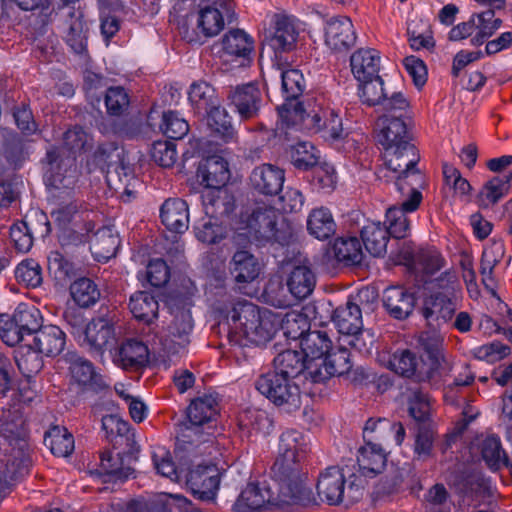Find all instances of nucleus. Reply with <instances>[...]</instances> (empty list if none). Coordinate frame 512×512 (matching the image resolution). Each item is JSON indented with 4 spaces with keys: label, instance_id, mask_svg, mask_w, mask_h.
Here are the masks:
<instances>
[{
    "label": "nucleus",
    "instance_id": "nucleus-20",
    "mask_svg": "<svg viewBox=\"0 0 512 512\" xmlns=\"http://www.w3.org/2000/svg\"><path fill=\"white\" fill-rule=\"evenodd\" d=\"M285 181L284 171L272 164H262L253 169L250 183L254 190L264 195H276Z\"/></svg>",
    "mask_w": 512,
    "mask_h": 512
},
{
    "label": "nucleus",
    "instance_id": "nucleus-36",
    "mask_svg": "<svg viewBox=\"0 0 512 512\" xmlns=\"http://www.w3.org/2000/svg\"><path fill=\"white\" fill-rule=\"evenodd\" d=\"M286 285L296 299H305L315 288L316 276L306 265L295 266L288 274Z\"/></svg>",
    "mask_w": 512,
    "mask_h": 512
},
{
    "label": "nucleus",
    "instance_id": "nucleus-3",
    "mask_svg": "<svg viewBox=\"0 0 512 512\" xmlns=\"http://www.w3.org/2000/svg\"><path fill=\"white\" fill-rule=\"evenodd\" d=\"M229 341L240 347L261 346L269 342L279 329V316L249 301H239L228 311Z\"/></svg>",
    "mask_w": 512,
    "mask_h": 512
},
{
    "label": "nucleus",
    "instance_id": "nucleus-58",
    "mask_svg": "<svg viewBox=\"0 0 512 512\" xmlns=\"http://www.w3.org/2000/svg\"><path fill=\"white\" fill-rule=\"evenodd\" d=\"M481 454L492 470H498L507 465L508 458L502 449L500 438L496 435H489L482 441Z\"/></svg>",
    "mask_w": 512,
    "mask_h": 512
},
{
    "label": "nucleus",
    "instance_id": "nucleus-37",
    "mask_svg": "<svg viewBox=\"0 0 512 512\" xmlns=\"http://www.w3.org/2000/svg\"><path fill=\"white\" fill-rule=\"evenodd\" d=\"M512 171L509 175L495 176L488 180L477 196V203L482 208H488L498 203L510 191Z\"/></svg>",
    "mask_w": 512,
    "mask_h": 512
},
{
    "label": "nucleus",
    "instance_id": "nucleus-11",
    "mask_svg": "<svg viewBox=\"0 0 512 512\" xmlns=\"http://www.w3.org/2000/svg\"><path fill=\"white\" fill-rule=\"evenodd\" d=\"M186 485L195 498L213 501L219 489L220 473L215 465H198L189 471Z\"/></svg>",
    "mask_w": 512,
    "mask_h": 512
},
{
    "label": "nucleus",
    "instance_id": "nucleus-8",
    "mask_svg": "<svg viewBox=\"0 0 512 512\" xmlns=\"http://www.w3.org/2000/svg\"><path fill=\"white\" fill-rule=\"evenodd\" d=\"M345 484L342 470L337 466H330L320 474L316 487L319 497L330 505H337L343 501L358 502L364 492L362 480L353 475L347 487Z\"/></svg>",
    "mask_w": 512,
    "mask_h": 512
},
{
    "label": "nucleus",
    "instance_id": "nucleus-5",
    "mask_svg": "<svg viewBox=\"0 0 512 512\" xmlns=\"http://www.w3.org/2000/svg\"><path fill=\"white\" fill-rule=\"evenodd\" d=\"M302 460L277 455L271 467V476L278 483L279 501L287 505L308 506L313 501L312 491L304 484L306 473Z\"/></svg>",
    "mask_w": 512,
    "mask_h": 512
},
{
    "label": "nucleus",
    "instance_id": "nucleus-33",
    "mask_svg": "<svg viewBox=\"0 0 512 512\" xmlns=\"http://www.w3.org/2000/svg\"><path fill=\"white\" fill-rule=\"evenodd\" d=\"M308 233L318 240H327L336 232V222L327 207L312 209L306 221Z\"/></svg>",
    "mask_w": 512,
    "mask_h": 512
},
{
    "label": "nucleus",
    "instance_id": "nucleus-9",
    "mask_svg": "<svg viewBox=\"0 0 512 512\" xmlns=\"http://www.w3.org/2000/svg\"><path fill=\"white\" fill-rule=\"evenodd\" d=\"M292 379L279 372L270 371L256 380L255 387L276 406L283 407L290 413L301 406L300 389Z\"/></svg>",
    "mask_w": 512,
    "mask_h": 512
},
{
    "label": "nucleus",
    "instance_id": "nucleus-12",
    "mask_svg": "<svg viewBox=\"0 0 512 512\" xmlns=\"http://www.w3.org/2000/svg\"><path fill=\"white\" fill-rule=\"evenodd\" d=\"M198 27L203 32H244L238 27L235 12L230 5H221L220 8L206 7L201 9L196 17Z\"/></svg>",
    "mask_w": 512,
    "mask_h": 512
},
{
    "label": "nucleus",
    "instance_id": "nucleus-61",
    "mask_svg": "<svg viewBox=\"0 0 512 512\" xmlns=\"http://www.w3.org/2000/svg\"><path fill=\"white\" fill-rule=\"evenodd\" d=\"M289 65L285 59L283 66H277L281 71L282 93L286 100L296 99L304 89V78L298 69H286Z\"/></svg>",
    "mask_w": 512,
    "mask_h": 512
},
{
    "label": "nucleus",
    "instance_id": "nucleus-44",
    "mask_svg": "<svg viewBox=\"0 0 512 512\" xmlns=\"http://www.w3.org/2000/svg\"><path fill=\"white\" fill-rule=\"evenodd\" d=\"M263 40V49L268 50L273 54L274 65L283 66L285 59L284 55L292 52L297 43L296 34H265Z\"/></svg>",
    "mask_w": 512,
    "mask_h": 512
},
{
    "label": "nucleus",
    "instance_id": "nucleus-53",
    "mask_svg": "<svg viewBox=\"0 0 512 512\" xmlns=\"http://www.w3.org/2000/svg\"><path fill=\"white\" fill-rule=\"evenodd\" d=\"M42 354L33 345L19 348L15 355V361L19 371L26 378L37 374L43 367Z\"/></svg>",
    "mask_w": 512,
    "mask_h": 512
},
{
    "label": "nucleus",
    "instance_id": "nucleus-29",
    "mask_svg": "<svg viewBox=\"0 0 512 512\" xmlns=\"http://www.w3.org/2000/svg\"><path fill=\"white\" fill-rule=\"evenodd\" d=\"M51 217L61 228L84 221V230L87 234L95 229L94 221L89 219V212L84 209L83 204L79 201L59 205L51 212Z\"/></svg>",
    "mask_w": 512,
    "mask_h": 512
},
{
    "label": "nucleus",
    "instance_id": "nucleus-28",
    "mask_svg": "<svg viewBox=\"0 0 512 512\" xmlns=\"http://www.w3.org/2000/svg\"><path fill=\"white\" fill-rule=\"evenodd\" d=\"M380 53L373 48H361L350 57L351 71L357 81L379 76Z\"/></svg>",
    "mask_w": 512,
    "mask_h": 512
},
{
    "label": "nucleus",
    "instance_id": "nucleus-24",
    "mask_svg": "<svg viewBox=\"0 0 512 512\" xmlns=\"http://www.w3.org/2000/svg\"><path fill=\"white\" fill-rule=\"evenodd\" d=\"M160 218L169 231L182 234L189 228L188 204L180 198H169L160 207Z\"/></svg>",
    "mask_w": 512,
    "mask_h": 512
},
{
    "label": "nucleus",
    "instance_id": "nucleus-57",
    "mask_svg": "<svg viewBox=\"0 0 512 512\" xmlns=\"http://www.w3.org/2000/svg\"><path fill=\"white\" fill-rule=\"evenodd\" d=\"M414 268L416 271L431 276L445 266V259L434 248H421L414 256Z\"/></svg>",
    "mask_w": 512,
    "mask_h": 512
},
{
    "label": "nucleus",
    "instance_id": "nucleus-45",
    "mask_svg": "<svg viewBox=\"0 0 512 512\" xmlns=\"http://www.w3.org/2000/svg\"><path fill=\"white\" fill-rule=\"evenodd\" d=\"M306 452L307 442L302 432L289 429L280 435L278 455L303 460Z\"/></svg>",
    "mask_w": 512,
    "mask_h": 512
},
{
    "label": "nucleus",
    "instance_id": "nucleus-27",
    "mask_svg": "<svg viewBox=\"0 0 512 512\" xmlns=\"http://www.w3.org/2000/svg\"><path fill=\"white\" fill-rule=\"evenodd\" d=\"M66 334L56 325H45L33 336V346L43 356L55 357L65 348Z\"/></svg>",
    "mask_w": 512,
    "mask_h": 512
},
{
    "label": "nucleus",
    "instance_id": "nucleus-31",
    "mask_svg": "<svg viewBox=\"0 0 512 512\" xmlns=\"http://www.w3.org/2000/svg\"><path fill=\"white\" fill-rule=\"evenodd\" d=\"M387 462V453L374 442H365L358 450L357 463L361 474L365 477H373L380 473Z\"/></svg>",
    "mask_w": 512,
    "mask_h": 512
},
{
    "label": "nucleus",
    "instance_id": "nucleus-63",
    "mask_svg": "<svg viewBox=\"0 0 512 512\" xmlns=\"http://www.w3.org/2000/svg\"><path fill=\"white\" fill-rule=\"evenodd\" d=\"M160 129L170 139H182L189 132L188 122L175 111H167L162 115Z\"/></svg>",
    "mask_w": 512,
    "mask_h": 512
},
{
    "label": "nucleus",
    "instance_id": "nucleus-64",
    "mask_svg": "<svg viewBox=\"0 0 512 512\" xmlns=\"http://www.w3.org/2000/svg\"><path fill=\"white\" fill-rule=\"evenodd\" d=\"M15 277L19 283L36 288L42 283V269L34 259H26L18 264Z\"/></svg>",
    "mask_w": 512,
    "mask_h": 512
},
{
    "label": "nucleus",
    "instance_id": "nucleus-23",
    "mask_svg": "<svg viewBox=\"0 0 512 512\" xmlns=\"http://www.w3.org/2000/svg\"><path fill=\"white\" fill-rule=\"evenodd\" d=\"M202 204L206 217L223 220L227 218V224L234 216H231L235 209V199L227 190L215 189L202 193Z\"/></svg>",
    "mask_w": 512,
    "mask_h": 512
},
{
    "label": "nucleus",
    "instance_id": "nucleus-46",
    "mask_svg": "<svg viewBox=\"0 0 512 512\" xmlns=\"http://www.w3.org/2000/svg\"><path fill=\"white\" fill-rule=\"evenodd\" d=\"M380 361L388 369L404 377L412 376L417 367L416 356L408 349L396 351L392 355L382 353L380 354Z\"/></svg>",
    "mask_w": 512,
    "mask_h": 512
},
{
    "label": "nucleus",
    "instance_id": "nucleus-18",
    "mask_svg": "<svg viewBox=\"0 0 512 512\" xmlns=\"http://www.w3.org/2000/svg\"><path fill=\"white\" fill-rule=\"evenodd\" d=\"M197 178L208 190L221 189L230 179L229 164L221 156H209L200 162Z\"/></svg>",
    "mask_w": 512,
    "mask_h": 512
},
{
    "label": "nucleus",
    "instance_id": "nucleus-54",
    "mask_svg": "<svg viewBox=\"0 0 512 512\" xmlns=\"http://www.w3.org/2000/svg\"><path fill=\"white\" fill-rule=\"evenodd\" d=\"M70 371L72 377L80 385L87 386L91 389H102L107 386L101 377L95 373L92 363L81 357L76 358L72 362Z\"/></svg>",
    "mask_w": 512,
    "mask_h": 512
},
{
    "label": "nucleus",
    "instance_id": "nucleus-22",
    "mask_svg": "<svg viewBox=\"0 0 512 512\" xmlns=\"http://www.w3.org/2000/svg\"><path fill=\"white\" fill-rule=\"evenodd\" d=\"M90 251L98 262H107L116 255L120 246L117 232L110 226H103L87 234Z\"/></svg>",
    "mask_w": 512,
    "mask_h": 512
},
{
    "label": "nucleus",
    "instance_id": "nucleus-7",
    "mask_svg": "<svg viewBox=\"0 0 512 512\" xmlns=\"http://www.w3.org/2000/svg\"><path fill=\"white\" fill-rule=\"evenodd\" d=\"M405 189L398 190L406 197L399 206H392L386 211V226L390 236L403 239L409 235L410 220L408 214L415 212L423 199L421 190L425 186V177L421 172L408 173Z\"/></svg>",
    "mask_w": 512,
    "mask_h": 512
},
{
    "label": "nucleus",
    "instance_id": "nucleus-55",
    "mask_svg": "<svg viewBox=\"0 0 512 512\" xmlns=\"http://www.w3.org/2000/svg\"><path fill=\"white\" fill-rule=\"evenodd\" d=\"M502 20L496 17L493 10H485L473 14L468 21L458 24L455 29L461 31L478 30V32H493L500 29Z\"/></svg>",
    "mask_w": 512,
    "mask_h": 512
},
{
    "label": "nucleus",
    "instance_id": "nucleus-43",
    "mask_svg": "<svg viewBox=\"0 0 512 512\" xmlns=\"http://www.w3.org/2000/svg\"><path fill=\"white\" fill-rule=\"evenodd\" d=\"M407 410L409 416L418 426L431 425V398L420 389L411 390L407 397Z\"/></svg>",
    "mask_w": 512,
    "mask_h": 512
},
{
    "label": "nucleus",
    "instance_id": "nucleus-52",
    "mask_svg": "<svg viewBox=\"0 0 512 512\" xmlns=\"http://www.w3.org/2000/svg\"><path fill=\"white\" fill-rule=\"evenodd\" d=\"M222 45L226 54L248 62L251 60L254 39L249 34H225Z\"/></svg>",
    "mask_w": 512,
    "mask_h": 512
},
{
    "label": "nucleus",
    "instance_id": "nucleus-30",
    "mask_svg": "<svg viewBox=\"0 0 512 512\" xmlns=\"http://www.w3.org/2000/svg\"><path fill=\"white\" fill-rule=\"evenodd\" d=\"M261 266L256 257L246 251L238 250L229 263V271L239 284L250 283L260 274Z\"/></svg>",
    "mask_w": 512,
    "mask_h": 512
},
{
    "label": "nucleus",
    "instance_id": "nucleus-59",
    "mask_svg": "<svg viewBox=\"0 0 512 512\" xmlns=\"http://www.w3.org/2000/svg\"><path fill=\"white\" fill-rule=\"evenodd\" d=\"M12 317L16 323L15 325L20 327L27 336L35 335L42 327L41 313L34 306L21 304L15 309Z\"/></svg>",
    "mask_w": 512,
    "mask_h": 512
},
{
    "label": "nucleus",
    "instance_id": "nucleus-48",
    "mask_svg": "<svg viewBox=\"0 0 512 512\" xmlns=\"http://www.w3.org/2000/svg\"><path fill=\"white\" fill-rule=\"evenodd\" d=\"M279 316V328L283 331L284 336L291 340H302V338L310 331V322L308 317L297 311L287 312L284 316Z\"/></svg>",
    "mask_w": 512,
    "mask_h": 512
},
{
    "label": "nucleus",
    "instance_id": "nucleus-4",
    "mask_svg": "<svg viewBox=\"0 0 512 512\" xmlns=\"http://www.w3.org/2000/svg\"><path fill=\"white\" fill-rule=\"evenodd\" d=\"M91 137L80 126L68 129L61 147H51L46 152L45 183L55 189L74 187L78 179L76 154L91 146Z\"/></svg>",
    "mask_w": 512,
    "mask_h": 512
},
{
    "label": "nucleus",
    "instance_id": "nucleus-21",
    "mask_svg": "<svg viewBox=\"0 0 512 512\" xmlns=\"http://www.w3.org/2000/svg\"><path fill=\"white\" fill-rule=\"evenodd\" d=\"M231 104L243 120L257 116L262 101L261 91L253 83L236 87L229 95Z\"/></svg>",
    "mask_w": 512,
    "mask_h": 512
},
{
    "label": "nucleus",
    "instance_id": "nucleus-19",
    "mask_svg": "<svg viewBox=\"0 0 512 512\" xmlns=\"http://www.w3.org/2000/svg\"><path fill=\"white\" fill-rule=\"evenodd\" d=\"M218 403L214 396L204 395L193 400L187 410L188 421L185 424L187 435H198L201 433L200 427L209 424L217 415Z\"/></svg>",
    "mask_w": 512,
    "mask_h": 512
},
{
    "label": "nucleus",
    "instance_id": "nucleus-32",
    "mask_svg": "<svg viewBox=\"0 0 512 512\" xmlns=\"http://www.w3.org/2000/svg\"><path fill=\"white\" fill-rule=\"evenodd\" d=\"M414 296L406 289L392 286L385 289L383 304L391 316L396 319H404L413 311Z\"/></svg>",
    "mask_w": 512,
    "mask_h": 512
},
{
    "label": "nucleus",
    "instance_id": "nucleus-47",
    "mask_svg": "<svg viewBox=\"0 0 512 512\" xmlns=\"http://www.w3.org/2000/svg\"><path fill=\"white\" fill-rule=\"evenodd\" d=\"M44 443L52 454L58 457H68L75 447L73 435L65 427L60 426H54L46 432Z\"/></svg>",
    "mask_w": 512,
    "mask_h": 512
},
{
    "label": "nucleus",
    "instance_id": "nucleus-15",
    "mask_svg": "<svg viewBox=\"0 0 512 512\" xmlns=\"http://www.w3.org/2000/svg\"><path fill=\"white\" fill-rule=\"evenodd\" d=\"M44 10L45 13L42 12L43 19L41 20L43 26L58 20L64 23L68 32H83L89 29L81 10L80 0H60L57 12L48 8Z\"/></svg>",
    "mask_w": 512,
    "mask_h": 512
},
{
    "label": "nucleus",
    "instance_id": "nucleus-39",
    "mask_svg": "<svg viewBox=\"0 0 512 512\" xmlns=\"http://www.w3.org/2000/svg\"><path fill=\"white\" fill-rule=\"evenodd\" d=\"M332 320L340 334L348 335L359 332L362 328V313L357 304L347 302L346 305L337 307Z\"/></svg>",
    "mask_w": 512,
    "mask_h": 512
},
{
    "label": "nucleus",
    "instance_id": "nucleus-1",
    "mask_svg": "<svg viewBox=\"0 0 512 512\" xmlns=\"http://www.w3.org/2000/svg\"><path fill=\"white\" fill-rule=\"evenodd\" d=\"M377 141L384 150V163L376 171L380 180H394L397 190L403 191L408 173L420 172L416 168L419 161L415 146L401 115H383L377 121Z\"/></svg>",
    "mask_w": 512,
    "mask_h": 512
},
{
    "label": "nucleus",
    "instance_id": "nucleus-50",
    "mask_svg": "<svg viewBox=\"0 0 512 512\" xmlns=\"http://www.w3.org/2000/svg\"><path fill=\"white\" fill-rule=\"evenodd\" d=\"M70 294L74 302L82 308L95 305L100 299L98 286L89 278H79L70 286Z\"/></svg>",
    "mask_w": 512,
    "mask_h": 512
},
{
    "label": "nucleus",
    "instance_id": "nucleus-26",
    "mask_svg": "<svg viewBox=\"0 0 512 512\" xmlns=\"http://www.w3.org/2000/svg\"><path fill=\"white\" fill-rule=\"evenodd\" d=\"M149 360L147 346L137 340H127L122 343L113 355L114 363L126 370H137L144 367Z\"/></svg>",
    "mask_w": 512,
    "mask_h": 512
},
{
    "label": "nucleus",
    "instance_id": "nucleus-60",
    "mask_svg": "<svg viewBox=\"0 0 512 512\" xmlns=\"http://www.w3.org/2000/svg\"><path fill=\"white\" fill-rule=\"evenodd\" d=\"M227 228L224 220L207 217L195 226V235L203 243L215 244L225 238Z\"/></svg>",
    "mask_w": 512,
    "mask_h": 512
},
{
    "label": "nucleus",
    "instance_id": "nucleus-25",
    "mask_svg": "<svg viewBox=\"0 0 512 512\" xmlns=\"http://www.w3.org/2000/svg\"><path fill=\"white\" fill-rule=\"evenodd\" d=\"M301 352L308 366L319 367L326 354L331 351L332 341L324 330L309 331L300 342Z\"/></svg>",
    "mask_w": 512,
    "mask_h": 512
},
{
    "label": "nucleus",
    "instance_id": "nucleus-62",
    "mask_svg": "<svg viewBox=\"0 0 512 512\" xmlns=\"http://www.w3.org/2000/svg\"><path fill=\"white\" fill-rule=\"evenodd\" d=\"M358 82L360 83L359 97L363 103L369 106H379L381 102H383L387 91L384 88V82L380 76Z\"/></svg>",
    "mask_w": 512,
    "mask_h": 512
},
{
    "label": "nucleus",
    "instance_id": "nucleus-13",
    "mask_svg": "<svg viewBox=\"0 0 512 512\" xmlns=\"http://www.w3.org/2000/svg\"><path fill=\"white\" fill-rule=\"evenodd\" d=\"M79 342L96 353H102L116 343L114 325L106 318H94L86 324Z\"/></svg>",
    "mask_w": 512,
    "mask_h": 512
},
{
    "label": "nucleus",
    "instance_id": "nucleus-49",
    "mask_svg": "<svg viewBox=\"0 0 512 512\" xmlns=\"http://www.w3.org/2000/svg\"><path fill=\"white\" fill-rule=\"evenodd\" d=\"M332 252L337 261L346 265L359 264L363 258L362 247L356 237L337 238L333 243Z\"/></svg>",
    "mask_w": 512,
    "mask_h": 512
},
{
    "label": "nucleus",
    "instance_id": "nucleus-42",
    "mask_svg": "<svg viewBox=\"0 0 512 512\" xmlns=\"http://www.w3.org/2000/svg\"><path fill=\"white\" fill-rule=\"evenodd\" d=\"M129 308L136 319L149 324L157 318L159 304L149 292L139 291L130 297Z\"/></svg>",
    "mask_w": 512,
    "mask_h": 512
},
{
    "label": "nucleus",
    "instance_id": "nucleus-16",
    "mask_svg": "<svg viewBox=\"0 0 512 512\" xmlns=\"http://www.w3.org/2000/svg\"><path fill=\"white\" fill-rule=\"evenodd\" d=\"M350 353L347 348L339 347L326 354L319 367L308 366L309 378L315 382H324L332 376L342 375L351 369Z\"/></svg>",
    "mask_w": 512,
    "mask_h": 512
},
{
    "label": "nucleus",
    "instance_id": "nucleus-56",
    "mask_svg": "<svg viewBox=\"0 0 512 512\" xmlns=\"http://www.w3.org/2000/svg\"><path fill=\"white\" fill-rule=\"evenodd\" d=\"M292 164L299 170H309L319 163L320 152L309 142H298L290 150Z\"/></svg>",
    "mask_w": 512,
    "mask_h": 512
},
{
    "label": "nucleus",
    "instance_id": "nucleus-41",
    "mask_svg": "<svg viewBox=\"0 0 512 512\" xmlns=\"http://www.w3.org/2000/svg\"><path fill=\"white\" fill-rule=\"evenodd\" d=\"M188 100L197 114H205L219 103L215 89L205 81L190 85Z\"/></svg>",
    "mask_w": 512,
    "mask_h": 512
},
{
    "label": "nucleus",
    "instance_id": "nucleus-51",
    "mask_svg": "<svg viewBox=\"0 0 512 512\" xmlns=\"http://www.w3.org/2000/svg\"><path fill=\"white\" fill-rule=\"evenodd\" d=\"M205 114H207V124L216 136L225 142L234 138L235 130L231 117L224 108L219 106V103Z\"/></svg>",
    "mask_w": 512,
    "mask_h": 512
},
{
    "label": "nucleus",
    "instance_id": "nucleus-34",
    "mask_svg": "<svg viewBox=\"0 0 512 512\" xmlns=\"http://www.w3.org/2000/svg\"><path fill=\"white\" fill-rule=\"evenodd\" d=\"M103 483L123 482L131 475V469L123 466V459L119 453L104 451L100 456L99 469L96 471Z\"/></svg>",
    "mask_w": 512,
    "mask_h": 512
},
{
    "label": "nucleus",
    "instance_id": "nucleus-14",
    "mask_svg": "<svg viewBox=\"0 0 512 512\" xmlns=\"http://www.w3.org/2000/svg\"><path fill=\"white\" fill-rule=\"evenodd\" d=\"M276 504L273 491L262 483H248L232 506L233 512H260Z\"/></svg>",
    "mask_w": 512,
    "mask_h": 512
},
{
    "label": "nucleus",
    "instance_id": "nucleus-35",
    "mask_svg": "<svg viewBox=\"0 0 512 512\" xmlns=\"http://www.w3.org/2000/svg\"><path fill=\"white\" fill-rule=\"evenodd\" d=\"M88 165L90 169H99L102 173L118 171V168H123V149L113 142L101 144Z\"/></svg>",
    "mask_w": 512,
    "mask_h": 512
},
{
    "label": "nucleus",
    "instance_id": "nucleus-40",
    "mask_svg": "<svg viewBox=\"0 0 512 512\" xmlns=\"http://www.w3.org/2000/svg\"><path fill=\"white\" fill-rule=\"evenodd\" d=\"M274 372H279L290 378H295L302 372L308 378V362L302 352L297 350H285L279 353L274 359Z\"/></svg>",
    "mask_w": 512,
    "mask_h": 512
},
{
    "label": "nucleus",
    "instance_id": "nucleus-2",
    "mask_svg": "<svg viewBox=\"0 0 512 512\" xmlns=\"http://www.w3.org/2000/svg\"><path fill=\"white\" fill-rule=\"evenodd\" d=\"M239 236L257 245L278 243L288 245L293 240V228L274 207L264 203L243 206L230 221Z\"/></svg>",
    "mask_w": 512,
    "mask_h": 512
},
{
    "label": "nucleus",
    "instance_id": "nucleus-38",
    "mask_svg": "<svg viewBox=\"0 0 512 512\" xmlns=\"http://www.w3.org/2000/svg\"><path fill=\"white\" fill-rule=\"evenodd\" d=\"M363 244L374 257L383 256L387 250V244L390 238L385 225L380 222H369L361 230Z\"/></svg>",
    "mask_w": 512,
    "mask_h": 512
},
{
    "label": "nucleus",
    "instance_id": "nucleus-17",
    "mask_svg": "<svg viewBox=\"0 0 512 512\" xmlns=\"http://www.w3.org/2000/svg\"><path fill=\"white\" fill-rule=\"evenodd\" d=\"M456 312V303L448 294L432 293L425 298L422 314L428 325L441 328L448 324Z\"/></svg>",
    "mask_w": 512,
    "mask_h": 512
},
{
    "label": "nucleus",
    "instance_id": "nucleus-10",
    "mask_svg": "<svg viewBox=\"0 0 512 512\" xmlns=\"http://www.w3.org/2000/svg\"><path fill=\"white\" fill-rule=\"evenodd\" d=\"M173 319L166 329L162 340L163 350L171 355L179 354L190 342L193 330L191 312L187 309H177L172 312Z\"/></svg>",
    "mask_w": 512,
    "mask_h": 512
},
{
    "label": "nucleus",
    "instance_id": "nucleus-6",
    "mask_svg": "<svg viewBox=\"0 0 512 512\" xmlns=\"http://www.w3.org/2000/svg\"><path fill=\"white\" fill-rule=\"evenodd\" d=\"M290 105L285 103L278 108L279 117L287 127L303 122L307 128L320 132L324 139L339 140L343 137L342 119L335 108L319 106L317 111L306 114L301 103H295L293 109H290Z\"/></svg>",
    "mask_w": 512,
    "mask_h": 512
}]
</instances>
